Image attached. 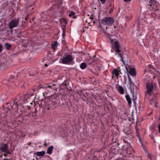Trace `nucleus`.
<instances>
[{
    "instance_id": "nucleus-1",
    "label": "nucleus",
    "mask_w": 160,
    "mask_h": 160,
    "mask_svg": "<svg viewBox=\"0 0 160 160\" xmlns=\"http://www.w3.org/2000/svg\"><path fill=\"white\" fill-rule=\"evenodd\" d=\"M155 86V84L152 82L147 84V90L145 93V96L149 100L151 105L157 107V99L153 92V88Z\"/></svg>"
},
{
    "instance_id": "nucleus-2",
    "label": "nucleus",
    "mask_w": 160,
    "mask_h": 160,
    "mask_svg": "<svg viewBox=\"0 0 160 160\" xmlns=\"http://www.w3.org/2000/svg\"><path fill=\"white\" fill-rule=\"evenodd\" d=\"M73 58L71 55H67L65 57L60 59L61 61V63L64 64H69L73 60Z\"/></svg>"
},
{
    "instance_id": "nucleus-3",
    "label": "nucleus",
    "mask_w": 160,
    "mask_h": 160,
    "mask_svg": "<svg viewBox=\"0 0 160 160\" xmlns=\"http://www.w3.org/2000/svg\"><path fill=\"white\" fill-rule=\"evenodd\" d=\"M114 20L112 18L107 17L104 18L102 20V23L105 26H111Z\"/></svg>"
},
{
    "instance_id": "nucleus-4",
    "label": "nucleus",
    "mask_w": 160,
    "mask_h": 160,
    "mask_svg": "<svg viewBox=\"0 0 160 160\" xmlns=\"http://www.w3.org/2000/svg\"><path fill=\"white\" fill-rule=\"evenodd\" d=\"M20 99L18 98L14 100L11 106V108H10V110L16 111L17 110L19 105H21L23 103V102L20 101Z\"/></svg>"
},
{
    "instance_id": "nucleus-5",
    "label": "nucleus",
    "mask_w": 160,
    "mask_h": 160,
    "mask_svg": "<svg viewBox=\"0 0 160 160\" xmlns=\"http://www.w3.org/2000/svg\"><path fill=\"white\" fill-rule=\"evenodd\" d=\"M55 84H53L52 85L47 84L44 86L42 85L40 88H39V87H37L36 89H35L34 91H37L41 88H44L45 89V92L47 94H48L49 92H50L52 89V87L55 86Z\"/></svg>"
},
{
    "instance_id": "nucleus-6",
    "label": "nucleus",
    "mask_w": 160,
    "mask_h": 160,
    "mask_svg": "<svg viewBox=\"0 0 160 160\" xmlns=\"http://www.w3.org/2000/svg\"><path fill=\"white\" fill-rule=\"evenodd\" d=\"M19 23V21L18 19H15L11 21L9 23V27L12 31L13 28L17 27Z\"/></svg>"
},
{
    "instance_id": "nucleus-7",
    "label": "nucleus",
    "mask_w": 160,
    "mask_h": 160,
    "mask_svg": "<svg viewBox=\"0 0 160 160\" xmlns=\"http://www.w3.org/2000/svg\"><path fill=\"white\" fill-rule=\"evenodd\" d=\"M158 5V2H156L154 0H150L149 3L147 5V7L150 8V7H152L155 11L158 10V8H155V7L157 8Z\"/></svg>"
},
{
    "instance_id": "nucleus-8",
    "label": "nucleus",
    "mask_w": 160,
    "mask_h": 160,
    "mask_svg": "<svg viewBox=\"0 0 160 160\" xmlns=\"http://www.w3.org/2000/svg\"><path fill=\"white\" fill-rule=\"evenodd\" d=\"M0 150L3 152H6L8 154L10 153V152L8 149V146L7 144H4L0 147Z\"/></svg>"
},
{
    "instance_id": "nucleus-9",
    "label": "nucleus",
    "mask_w": 160,
    "mask_h": 160,
    "mask_svg": "<svg viewBox=\"0 0 160 160\" xmlns=\"http://www.w3.org/2000/svg\"><path fill=\"white\" fill-rule=\"evenodd\" d=\"M116 88L118 91L121 94H123L124 93V89L123 88L119 85H117L116 86Z\"/></svg>"
},
{
    "instance_id": "nucleus-10",
    "label": "nucleus",
    "mask_w": 160,
    "mask_h": 160,
    "mask_svg": "<svg viewBox=\"0 0 160 160\" xmlns=\"http://www.w3.org/2000/svg\"><path fill=\"white\" fill-rule=\"evenodd\" d=\"M16 79V78L15 77L11 76L10 78L8 80V84L9 85H10L12 82H15Z\"/></svg>"
},
{
    "instance_id": "nucleus-11",
    "label": "nucleus",
    "mask_w": 160,
    "mask_h": 160,
    "mask_svg": "<svg viewBox=\"0 0 160 160\" xmlns=\"http://www.w3.org/2000/svg\"><path fill=\"white\" fill-rule=\"evenodd\" d=\"M114 44L116 52H120V50H119V46L118 42L116 41L114 42Z\"/></svg>"
},
{
    "instance_id": "nucleus-12",
    "label": "nucleus",
    "mask_w": 160,
    "mask_h": 160,
    "mask_svg": "<svg viewBox=\"0 0 160 160\" xmlns=\"http://www.w3.org/2000/svg\"><path fill=\"white\" fill-rule=\"evenodd\" d=\"M69 13V16L70 17H72L74 19L76 18V16L75 15V12L72 11H69L68 12Z\"/></svg>"
},
{
    "instance_id": "nucleus-13",
    "label": "nucleus",
    "mask_w": 160,
    "mask_h": 160,
    "mask_svg": "<svg viewBox=\"0 0 160 160\" xmlns=\"http://www.w3.org/2000/svg\"><path fill=\"white\" fill-rule=\"evenodd\" d=\"M119 52H116V53H115V54L118 57H120L121 58V60L123 62L124 64H125V62L123 61V58H122V54Z\"/></svg>"
},
{
    "instance_id": "nucleus-14",
    "label": "nucleus",
    "mask_w": 160,
    "mask_h": 160,
    "mask_svg": "<svg viewBox=\"0 0 160 160\" xmlns=\"http://www.w3.org/2000/svg\"><path fill=\"white\" fill-rule=\"evenodd\" d=\"M129 74L132 76H134L136 75V72L134 68H131L129 71Z\"/></svg>"
},
{
    "instance_id": "nucleus-15",
    "label": "nucleus",
    "mask_w": 160,
    "mask_h": 160,
    "mask_svg": "<svg viewBox=\"0 0 160 160\" xmlns=\"http://www.w3.org/2000/svg\"><path fill=\"white\" fill-rule=\"evenodd\" d=\"M126 99L128 103V105L129 106H131V104L132 103V101L130 98V97L129 95H127L126 96Z\"/></svg>"
},
{
    "instance_id": "nucleus-16",
    "label": "nucleus",
    "mask_w": 160,
    "mask_h": 160,
    "mask_svg": "<svg viewBox=\"0 0 160 160\" xmlns=\"http://www.w3.org/2000/svg\"><path fill=\"white\" fill-rule=\"evenodd\" d=\"M54 148V147L53 146H51L48 147L47 149V153L51 154L52 153V152Z\"/></svg>"
},
{
    "instance_id": "nucleus-17",
    "label": "nucleus",
    "mask_w": 160,
    "mask_h": 160,
    "mask_svg": "<svg viewBox=\"0 0 160 160\" xmlns=\"http://www.w3.org/2000/svg\"><path fill=\"white\" fill-rule=\"evenodd\" d=\"M126 152L129 154H132L133 152V148L130 147L128 148L127 149Z\"/></svg>"
},
{
    "instance_id": "nucleus-18",
    "label": "nucleus",
    "mask_w": 160,
    "mask_h": 160,
    "mask_svg": "<svg viewBox=\"0 0 160 160\" xmlns=\"http://www.w3.org/2000/svg\"><path fill=\"white\" fill-rule=\"evenodd\" d=\"M60 23L62 25L65 27L67 24V22L65 19L63 18L61 20Z\"/></svg>"
},
{
    "instance_id": "nucleus-19",
    "label": "nucleus",
    "mask_w": 160,
    "mask_h": 160,
    "mask_svg": "<svg viewBox=\"0 0 160 160\" xmlns=\"http://www.w3.org/2000/svg\"><path fill=\"white\" fill-rule=\"evenodd\" d=\"M129 81L128 83V84L127 85L128 87V88L130 89H132L133 88L132 83L131 82L130 79L129 78Z\"/></svg>"
},
{
    "instance_id": "nucleus-20",
    "label": "nucleus",
    "mask_w": 160,
    "mask_h": 160,
    "mask_svg": "<svg viewBox=\"0 0 160 160\" xmlns=\"http://www.w3.org/2000/svg\"><path fill=\"white\" fill-rule=\"evenodd\" d=\"M45 151H42L41 152H37L36 153V154L38 156H42L45 155Z\"/></svg>"
},
{
    "instance_id": "nucleus-21",
    "label": "nucleus",
    "mask_w": 160,
    "mask_h": 160,
    "mask_svg": "<svg viewBox=\"0 0 160 160\" xmlns=\"http://www.w3.org/2000/svg\"><path fill=\"white\" fill-rule=\"evenodd\" d=\"M112 73L113 74L112 77L113 76V75H115V76H116L117 78L118 77L119 74L118 73V70L117 69H114Z\"/></svg>"
},
{
    "instance_id": "nucleus-22",
    "label": "nucleus",
    "mask_w": 160,
    "mask_h": 160,
    "mask_svg": "<svg viewBox=\"0 0 160 160\" xmlns=\"http://www.w3.org/2000/svg\"><path fill=\"white\" fill-rule=\"evenodd\" d=\"M136 132L138 136V138L140 142H141V143H142V141L141 138L140 137L139 135V134L138 132L137 128H136Z\"/></svg>"
},
{
    "instance_id": "nucleus-23",
    "label": "nucleus",
    "mask_w": 160,
    "mask_h": 160,
    "mask_svg": "<svg viewBox=\"0 0 160 160\" xmlns=\"http://www.w3.org/2000/svg\"><path fill=\"white\" fill-rule=\"evenodd\" d=\"M86 67V64L85 62H82L80 65V68L82 69H84Z\"/></svg>"
},
{
    "instance_id": "nucleus-24",
    "label": "nucleus",
    "mask_w": 160,
    "mask_h": 160,
    "mask_svg": "<svg viewBox=\"0 0 160 160\" xmlns=\"http://www.w3.org/2000/svg\"><path fill=\"white\" fill-rule=\"evenodd\" d=\"M58 45V43L57 42H54V43H53L52 45V47L53 49H55V48L57 47V46Z\"/></svg>"
},
{
    "instance_id": "nucleus-25",
    "label": "nucleus",
    "mask_w": 160,
    "mask_h": 160,
    "mask_svg": "<svg viewBox=\"0 0 160 160\" xmlns=\"http://www.w3.org/2000/svg\"><path fill=\"white\" fill-rule=\"evenodd\" d=\"M6 48L7 49H9L11 47V45L8 43H6L5 44Z\"/></svg>"
},
{
    "instance_id": "nucleus-26",
    "label": "nucleus",
    "mask_w": 160,
    "mask_h": 160,
    "mask_svg": "<svg viewBox=\"0 0 160 160\" xmlns=\"http://www.w3.org/2000/svg\"><path fill=\"white\" fill-rule=\"evenodd\" d=\"M152 66L151 65H149L148 66V67L147 68V70H149V71H151L152 70V69H153V68H151Z\"/></svg>"
},
{
    "instance_id": "nucleus-27",
    "label": "nucleus",
    "mask_w": 160,
    "mask_h": 160,
    "mask_svg": "<svg viewBox=\"0 0 160 160\" xmlns=\"http://www.w3.org/2000/svg\"><path fill=\"white\" fill-rule=\"evenodd\" d=\"M2 46L0 43V53L1 52L2 50Z\"/></svg>"
},
{
    "instance_id": "nucleus-28",
    "label": "nucleus",
    "mask_w": 160,
    "mask_h": 160,
    "mask_svg": "<svg viewBox=\"0 0 160 160\" xmlns=\"http://www.w3.org/2000/svg\"><path fill=\"white\" fill-rule=\"evenodd\" d=\"M106 0H100V1L102 4H104L105 3Z\"/></svg>"
},
{
    "instance_id": "nucleus-29",
    "label": "nucleus",
    "mask_w": 160,
    "mask_h": 160,
    "mask_svg": "<svg viewBox=\"0 0 160 160\" xmlns=\"http://www.w3.org/2000/svg\"><path fill=\"white\" fill-rule=\"evenodd\" d=\"M158 128H159V132L160 133V124L158 126Z\"/></svg>"
},
{
    "instance_id": "nucleus-30",
    "label": "nucleus",
    "mask_w": 160,
    "mask_h": 160,
    "mask_svg": "<svg viewBox=\"0 0 160 160\" xmlns=\"http://www.w3.org/2000/svg\"><path fill=\"white\" fill-rule=\"evenodd\" d=\"M131 0H124L125 2L130 1Z\"/></svg>"
},
{
    "instance_id": "nucleus-31",
    "label": "nucleus",
    "mask_w": 160,
    "mask_h": 160,
    "mask_svg": "<svg viewBox=\"0 0 160 160\" xmlns=\"http://www.w3.org/2000/svg\"><path fill=\"white\" fill-rule=\"evenodd\" d=\"M7 153L6 154V153H5L4 154V156L6 157V156H7Z\"/></svg>"
},
{
    "instance_id": "nucleus-32",
    "label": "nucleus",
    "mask_w": 160,
    "mask_h": 160,
    "mask_svg": "<svg viewBox=\"0 0 160 160\" xmlns=\"http://www.w3.org/2000/svg\"><path fill=\"white\" fill-rule=\"evenodd\" d=\"M9 159H5H5H3V160H8Z\"/></svg>"
},
{
    "instance_id": "nucleus-33",
    "label": "nucleus",
    "mask_w": 160,
    "mask_h": 160,
    "mask_svg": "<svg viewBox=\"0 0 160 160\" xmlns=\"http://www.w3.org/2000/svg\"><path fill=\"white\" fill-rule=\"evenodd\" d=\"M126 69L127 71H128V69L127 67H126Z\"/></svg>"
},
{
    "instance_id": "nucleus-34",
    "label": "nucleus",
    "mask_w": 160,
    "mask_h": 160,
    "mask_svg": "<svg viewBox=\"0 0 160 160\" xmlns=\"http://www.w3.org/2000/svg\"><path fill=\"white\" fill-rule=\"evenodd\" d=\"M110 40L111 41V42H112L113 41V39L112 40L111 39H110Z\"/></svg>"
},
{
    "instance_id": "nucleus-35",
    "label": "nucleus",
    "mask_w": 160,
    "mask_h": 160,
    "mask_svg": "<svg viewBox=\"0 0 160 160\" xmlns=\"http://www.w3.org/2000/svg\"><path fill=\"white\" fill-rule=\"evenodd\" d=\"M43 96H44L45 93H43Z\"/></svg>"
},
{
    "instance_id": "nucleus-36",
    "label": "nucleus",
    "mask_w": 160,
    "mask_h": 160,
    "mask_svg": "<svg viewBox=\"0 0 160 160\" xmlns=\"http://www.w3.org/2000/svg\"><path fill=\"white\" fill-rule=\"evenodd\" d=\"M151 138H152V139H153V137H151Z\"/></svg>"
},
{
    "instance_id": "nucleus-37",
    "label": "nucleus",
    "mask_w": 160,
    "mask_h": 160,
    "mask_svg": "<svg viewBox=\"0 0 160 160\" xmlns=\"http://www.w3.org/2000/svg\"><path fill=\"white\" fill-rule=\"evenodd\" d=\"M45 66H48V65H47V64H45Z\"/></svg>"
},
{
    "instance_id": "nucleus-38",
    "label": "nucleus",
    "mask_w": 160,
    "mask_h": 160,
    "mask_svg": "<svg viewBox=\"0 0 160 160\" xmlns=\"http://www.w3.org/2000/svg\"><path fill=\"white\" fill-rule=\"evenodd\" d=\"M90 18H91V19H92V18L91 17H90Z\"/></svg>"
},
{
    "instance_id": "nucleus-39",
    "label": "nucleus",
    "mask_w": 160,
    "mask_h": 160,
    "mask_svg": "<svg viewBox=\"0 0 160 160\" xmlns=\"http://www.w3.org/2000/svg\"><path fill=\"white\" fill-rule=\"evenodd\" d=\"M105 32V34H106V32Z\"/></svg>"
},
{
    "instance_id": "nucleus-40",
    "label": "nucleus",
    "mask_w": 160,
    "mask_h": 160,
    "mask_svg": "<svg viewBox=\"0 0 160 160\" xmlns=\"http://www.w3.org/2000/svg\"><path fill=\"white\" fill-rule=\"evenodd\" d=\"M44 145H46V143H45Z\"/></svg>"
}]
</instances>
